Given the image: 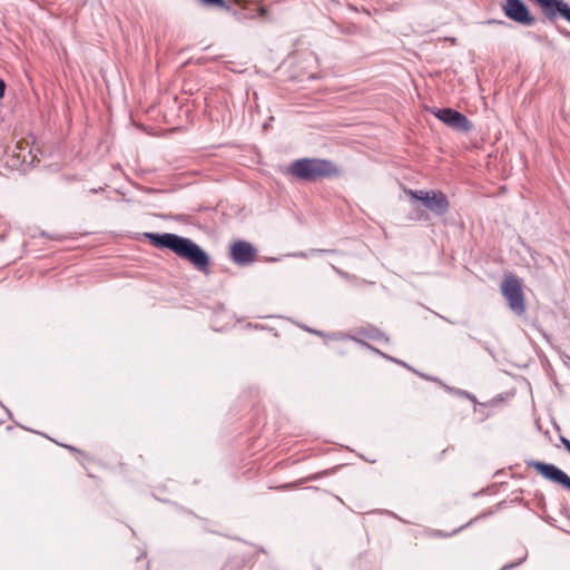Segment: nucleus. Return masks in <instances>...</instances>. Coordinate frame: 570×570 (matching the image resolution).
Listing matches in <instances>:
<instances>
[{
    "instance_id": "obj_1",
    "label": "nucleus",
    "mask_w": 570,
    "mask_h": 570,
    "mask_svg": "<svg viewBox=\"0 0 570 570\" xmlns=\"http://www.w3.org/2000/svg\"><path fill=\"white\" fill-rule=\"evenodd\" d=\"M145 236L155 247L168 248L178 257L188 261L198 271L207 272L209 256L191 239L171 233H146Z\"/></svg>"
},
{
    "instance_id": "obj_2",
    "label": "nucleus",
    "mask_w": 570,
    "mask_h": 570,
    "mask_svg": "<svg viewBox=\"0 0 570 570\" xmlns=\"http://www.w3.org/2000/svg\"><path fill=\"white\" fill-rule=\"evenodd\" d=\"M289 173L301 179L314 180L321 177L334 176L337 174V169L325 159L303 158L292 164Z\"/></svg>"
},
{
    "instance_id": "obj_3",
    "label": "nucleus",
    "mask_w": 570,
    "mask_h": 570,
    "mask_svg": "<svg viewBox=\"0 0 570 570\" xmlns=\"http://www.w3.org/2000/svg\"><path fill=\"white\" fill-rule=\"evenodd\" d=\"M413 200H420L433 214L441 216L449 210V200L442 191L436 190H406Z\"/></svg>"
},
{
    "instance_id": "obj_4",
    "label": "nucleus",
    "mask_w": 570,
    "mask_h": 570,
    "mask_svg": "<svg viewBox=\"0 0 570 570\" xmlns=\"http://www.w3.org/2000/svg\"><path fill=\"white\" fill-rule=\"evenodd\" d=\"M501 292L507 299L510 309L517 315L525 313L522 285L515 276H507L501 284Z\"/></svg>"
},
{
    "instance_id": "obj_5",
    "label": "nucleus",
    "mask_w": 570,
    "mask_h": 570,
    "mask_svg": "<svg viewBox=\"0 0 570 570\" xmlns=\"http://www.w3.org/2000/svg\"><path fill=\"white\" fill-rule=\"evenodd\" d=\"M432 114L442 122L448 125L454 130L468 132L471 130L472 125L471 121L461 112L451 109V108H443V109H434Z\"/></svg>"
},
{
    "instance_id": "obj_6",
    "label": "nucleus",
    "mask_w": 570,
    "mask_h": 570,
    "mask_svg": "<svg viewBox=\"0 0 570 570\" xmlns=\"http://www.w3.org/2000/svg\"><path fill=\"white\" fill-rule=\"evenodd\" d=\"M502 10L509 19L522 26H532L535 21L521 0H505Z\"/></svg>"
},
{
    "instance_id": "obj_7",
    "label": "nucleus",
    "mask_w": 570,
    "mask_h": 570,
    "mask_svg": "<svg viewBox=\"0 0 570 570\" xmlns=\"http://www.w3.org/2000/svg\"><path fill=\"white\" fill-rule=\"evenodd\" d=\"M532 466L547 480L570 490V476L556 465L535 461L532 463Z\"/></svg>"
},
{
    "instance_id": "obj_8",
    "label": "nucleus",
    "mask_w": 570,
    "mask_h": 570,
    "mask_svg": "<svg viewBox=\"0 0 570 570\" xmlns=\"http://www.w3.org/2000/svg\"><path fill=\"white\" fill-rule=\"evenodd\" d=\"M230 254L235 263L248 264L254 261L255 249L249 243L239 240L232 246Z\"/></svg>"
},
{
    "instance_id": "obj_9",
    "label": "nucleus",
    "mask_w": 570,
    "mask_h": 570,
    "mask_svg": "<svg viewBox=\"0 0 570 570\" xmlns=\"http://www.w3.org/2000/svg\"><path fill=\"white\" fill-rule=\"evenodd\" d=\"M552 11L554 12V14L551 18H548L549 20H554L557 17L560 16L564 20L570 22V7L563 0L557 1V3L553 7Z\"/></svg>"
},
{
    "instance_id": "obj_10",
    "label": "nucleus",
    "mask_w": 570,
    "mask_h": 570,
    "mask_svg": "<svg viewBox=\"0 0 570 570\" xmlns=\"http://www.w3.org/2000/svg\"><path fill=\"white\" fill-rule=\"evenodd\" d=\"M202 2L207 6H216L226 10L230 9L225 2V0H202Z\"/></svg>"
},
{
    "instance_id": "obj_11",
    "label": "nucleus",
    "mask_w": 570,
    "mask_h": 570,
    "mask_svg": "<svg viewBox=\"0 0 570 570\" xmlns=\"http://www.w3.org/2000/svg\"><path fill=\"white\" fill-rule=\"evenodd\" d=\"M561 443L566 448V450L570 453V441L563 436L560 438Z\"/></svg>"
},
{
    "instance_id": "obj_12",
    "label": "nucleus",
    "mask_w": 570,
    "mask_h": 570,
    "mask_svg": "<svg viewBox=\"0 0 570 570\" xmlns=\"http://www.w3.org/2000/svg\"><path fill=\"white\" fill-rule=\"evenodd\" d=\"M6 85L3 80L0 79V98L4 96Z\"/></svg>"
},
{
    "instance_id": "obj_13",
    "label": "nucleus",
    "mask_w": 570,
    "mask_h": 570,
    "mask_svg": "<svg viewBox=\"0 0 570 570\" xmlns=\"http://www.w3.org/2000/svg\"><path fill=\"white\" fill-rule=\"evenodd\" d=\"M266 12H267V11H266V9H265L264 7H261V8L258 9V14H259V16H262V17H263V16H265V14H266Z\"/></svg>"
},
{
    "instance_id": "obj_14",
    "label": "nucleus",
    "mask_w": 570,
    "mask_h": 570,
    "mask_svg": "<svg viewBox=\"0 0 570 570\" xmlns=\"http://www.w3.org/2000/svg\"><path fill=\"white\" fill-rule=\"evenodd\" d=\"M460 394H464V392H459ZM465 395L468 396V399H473L471 395L466 394Z\"/></svg>"
}]
</instances>
